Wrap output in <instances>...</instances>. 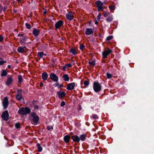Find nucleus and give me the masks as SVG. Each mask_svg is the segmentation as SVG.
I'll list each match as a JSON object with an SVG mask.
<instances>
[{
	"mask_svg": "<svg viewBox=\"0 0 154 154\" xmlns=\"http://www.w3.org/2000/svg\"><path fill=\"white\" fill-rule=\"evenodd\" d=\"M31 112V110L27 107H22L18 111V114L22 115H26L29 114Z\"/></svg>",
	"mask_w": 154,
	"mask_h": 154,
	"instance_id": "1",
	"label": "nucleus"
},
{
	"mask_svg": "<svg viewBox=\"0 0 154 154\" xmlns=\"http://www.w3.org/2000/svg\"><path fill=\"white\" fill-rule=\"evenodd\" d=\"M93 88L95 92H98L101 91L102 86L98 82H95L93 84Z\"/></svg>",
	"mask_w": 154,
	"mask_h": 154,
	"instance_id": "2",
	"label": "nucleus"
},
{
	"mask_svg": "<svg viewBox=\"0 0 154 154\" xmlns=\"http://www.w3.org/2000/svg\"><path fill=\"white\" fill-rule=\"evenodd\" d=\"M31 117L32 118V120L34 122L36 123L38 122L39 117L35 112H32L31 113Z\"/></svg>",
	"mask_w": 154,
	"mask_h": 154,
	"instance_id": "3",
	"label": "nucleus"
},
{
	"mask_svg": "<svg viewBox=\"0 0 154 154\" xmlns=\"http://www.w3.org/2000/svg\"><path fill=\"white\" fill-rule=\"evenodd\" d=\"M108 49V50H104L102 52L103 58H106L107 56L112 52V50L109 49V48Z\"/></svg>",
	"mask_w": 154,
	"mask_h": 154,
	"instance_id": "4",
	"label": "nucleus"
},
{
	"mask_svg": "<svg viewBox=\"0 0 154 154\" xmlns=\"http://www.w3.org/2000/svg\"><path fill=\"white\" fill-rule=\"evenodd\" d=\"M1 117L4 121H7L9 119V114L8 110H5L2 112Z\"/></svg>",
	"mask_w": 154,
	"mask_h": 154,
	"instance_id": "5",
	"label": "nucleus"
},
{
	"mask_svg": "<svg viewBox=\"0 0 154 154\" xmlns=\"http://www.w3.org/2000/svg\"><path fill=\"white\" fill-rule=\"evenodd\" d=\"M29 39V37L27 36L26 35L23 37L20 38V39L19 41L21 45H25L26 44V41Z\"/></svg>",
	"mask_w": 154,
	"mask_h": 154,
	"instance_id": "6",
	"label": "nucleus"
},
{
	"mask_svg": "<svg viewBox=\"0 0 154 154\" xmlns=\"http://www.w3.org/2000/svg\"><path fill=\"white\" fill-rule=\"evenodd\" d=\"M2 105L3 106V109H6L8 107V98L7 97H4L2 102Z\"/></svg>",
	"mask_w": 154,
	"mask_h": 154,
	"instance_id": "7",
	"label": "nucleus"
},
{
	"mask_svg": "<svg viewBox=\"0 0 154 154\" xmlns=\"http://www.w3.org/2000/svg\"><path fill=\"white\" fill-rule=\"evenodd\" d=\"M7 77L5 84L7 86H9L13 83V80L12 78V76L11 75H9Z\"/></svg>",
	"mask_w": 154,
	"mask_h": 154,
	"instance_id": "8",
	"label": "nucleus"
},
{
	"mask_svg": "<svg viewBox=\"0 0 154 154\" xmlns=\"http://www.w3.org/2000/svg\"><path fill=\"white\" fill-rule=\"evenodd\" d=\"M50 79L54 82H57L58 81L59 79L57 76L53 72L50 74Z\"/></svg>",
	"mask_w": 154,
	"mask_h": 154,
	"instance_id": "9",
	"label": "nucleus"
},
{
	"mask_svg": "<svg viewBox=\"0 0 154 154\" xmlns=\"http://www.w3.org/2000/svg\"><path fill=\"white\" fill-rule=\"evenodd\" d=\"M64 23L63 21L61 20H59L55 24V28L56 29H59Z\"/></svg>",
	"mask_w": 154,
	"mask_h": 154,
	"instance_id": "10",
	"label": "nucleus"
},
{
	"mask_svg": "<svg viewBox=\"0 0 154 154\" xmlns=\"http://www.w3.org/2000/svg\"><path fill=\"white\" fill-rule=\"evenodd\" d=\"M75 86V83L72 82L68 84L66 88L69 90L71 91L74 89Z\"/></svg>",
	"mask_w": 154,
	"mask_h": 154,
	"instance_id": "11",
	"label": "nucleus"
},
{
	"mask_svg": "<svg viewBox=\"0 0 154 154\" xmlns=\"http://www.w3.org/2000/svg\"><path fill=\"white\" fill-rule=\"evenodd\" d=\"M57 94L58 95L59 98L60 99L64 97L66 95V93L63 91H58Z\"/></svg>",
	"mask_w": 154,
	"mask_h": 154,
	"instance_id": "12",
	"label": "nucleus"
},
{
	"mask_svg": "<svg viewBox=\"0 0 154 154\" xmlns=\"http://www.w3.org/2000/svg\"><path fill=\"white\" fill-rule=\"evenodd\" d=\"M71 138L74 142L79 143L80 142L79 137L77 135H73Z\"/></svg>",
	"mask_w": 154,
	"mask_h": 154,
	"instance_id": "13",
	"label": "nucleus"
},
{
	"mask_svg": "<svg viewBox=\"0 0 154 154\" xmlns=\"http://www.w3.org/2000/svg\"><path fill=\"white\" fill-rule=\"evenodd\" d=\"M32 32L33 35L35 37L37 36L39 34L40 31L39 29L36 28H33Z\"/></svg>",
	"mask_w": 154,
	"mask_h": 154,
	"instance_id": "14",
	"label": "nucleus"
},
{
	"mask_svg": "<svg viewBox=\"0 0 154 154\" xmlns=\"http://www.w3.org/2000/svg\"><path fill=\"white\" fill-rule=\"evenodd\" d=\"M66 18L69 20H71L73 19V16L72 12H69L68 14H66Z\"/></svg>",
	"mask_w": 154,
	"mask_h": 154,
	"instance_id": "15",
	"label": "nucleus"
},
{
	"mask_svg": "<svg viewBox=\"0 0 154 154\" xmlns=\"http://www.w3.org/2000/svg\"><path fill=\"white\" fill-rule=\"evenodd\" d=\"M93 32L92 28H87L85 32V34L86 35H90L92 34Z\"/></svg>",
	"mask_w": 154,
	"mask_h": 154,
	"instance_id": "16",
	"label": "nucleus"
},
{
	"mask_svg": "<svg viewBox=\"0 0 154 154\" xmlns=\"http://www.w3.org/2000/svg\"><path fill=\"white\" fill-rule=\"evenodd\" d=\"M16 99L18 101H21L22 100H24L23 98L22 94L19 95V94H16L15 96Z\"/></svg>",
	"mask_w": 154,
	"mask_h": 154,
	"instance_id": "17",
	"label": "nucleus"
},
{
	"mask_svg": "<svg viewBox=\"0 0 154 154\" xmlns=\"http://www.w3.org/2000/svg\"><path fill=\"white\" fill-rule=\"evenodd\" d=\"M76 51L77 50L75 48H72L70 49L69 51L70 53H72L73 55H75L77 54Z\"/></svg>",
	"mask_w": 154,
	"mask_h": 154,
	"instance_id": "18",
	"label": "nucleus"
},
{
	"mask_svg": "<svg viewBox=\"0 0 154 154\" xmlns=\"http://www.w3.org/2000/svg\"><path fill=\"white\" fill-rule=\"evenodd\" d=\"M42 78L43 80L45 81L47 79L48 77V75L46 72H44L42 73Z\"/></svg>",
	"mask_w": 154,
	"mask_h": 154,
	"instance_id": "19",
	"label": "nucleus"
},
{
	"mask_svg": "<svg viewBox=\"0 0 154 154\" xmlns=\"http://www.w3.org/2000/svg\"><path fill=\"white\" fill-rule=\"evenodd\" d=\"M70 137L69 135H66L64 136L63 138V140L66 143H68L69 142Z\"/></svg>",
	"mask_w": 154,
	"mask_h": 154,
	"instance_id": "20",
	"label": "nucleus"
},
{
	"mask_svg": "<svg viewBox=\"0 0 154 154\" xmlns=\"http://www.w3.org/2000/svg\"><path fill=\"white\" fill-rule=\"evenodd\" d=\"M87 135L86 134H81L79 137L80 141L81 140L82 141H84L86 139Z\"/></svg>",
	"mask_w": 154,
	"mask_h": 154,
	"instance_id": "21",
	"label": "nucleus"
},
{
	"mask_svg": "<svg viewBox=\"0 0 154 154\" xmlns=\"http://www.w3.org/2000/svg\"><path fill=\"white\" fill-rule=\"evenodd\" d=\"M95 4L97 5V7L98 8L99 7H100L101 6H103V3L101 2L100 0H98L96 1L95 3Z\"/></svg>",
	"mask_w": 154,
	"mask_h": 154,
	"instance_id": "22",
	"label": "nucleus"
},
{
	"mask_svg": "<svg viewBox=\"0 0 154 154\" xmlns=\"http://www.w3.org/2000/svg\"><path fill=\"white\" fill-rule=\"evenodd\" d=\"M62 77L63 78L64 80L65 81H68L69 79V78L68 74L63 75Z\"/></svg>",
	"mask_w": 154,
	"mask_h": 154,
	"instance_id": "23",
	"label": "nucleus"
},
{
	"mask_svg": "<svg viewBox=\"0 0 154 154\" xmlns=\"http://www.w3.org/2000/svg\"><path fill=\"white\" fill-rule=\"evenodd\" d=\"M17 51L20 53H23L25 52V51L21 47H18L17 49Z\"/></svg>",
	"mask_w": 154,
	"mask_h": 154,
	"instance_id": "24",
	"label": "nucleus"
},
{
	"mask_svg": "<svg viewBox=\"0 0 154 154\" xmlns=\"http://www.w3.org/2000/svg\"><path fill=\"white\" fill-rule=\"evenodd\" d=\"M113 18L112 15H109L106 18V20L107 22H111L113 20Z\"/></svg>",
	"mask_w": 154,
	"mask_h": 154,
	"instance_id": "25",
	"label": "nucleus"
},
{
	"mask_svg": "<svg viewBox=\"0 0 154 154\" xmlns=\"http://www.w3.org/2000/svg\"><path fill=\"white\" fill-rule=\"evenodd\" d=\"M7 71L5 69H2V72L1 74V76L2 77H4L6 76L7 75Z\"/></svg>",
	"mask_w": 154,
	"mask_h": 154,
	"instance_id": "26",
	"label": "nucleus"
},
{
	"mask_svg": "<svg viewBox=\"0 0 154 154\" xmlns=\"http://www.w3.org/2000/svg\"><path fill=\"white\" fill-rule=\"evenodd\" d=\"M36 146L37 147L38 150L39 152H41L42 150V147L40 146V145L39 143H37Z\"/></svg>",
	"mask_w": 154,
	"mask_h": 154,
	"instance_id": "27",
	"label": "nucleus"
},
{
	"mask_svg": "<svg viewBox=\"0 0 154 154\" xmlns=\"http://www.w3.org/2000/svg\"><path fill=\"white\" fill-rule=\"evenodd\" d=\"M38 56L40 58H42L44 55V53L42 52H39L38 54Z\"/></svg>",
	"mask_w": 154,
	"mask_h": 154,
	"instance_id": "28",
	"label": "nucleus"
},
{
	"mask_svg": "<svg viewBox=\"0 0 154 154\" xmlns=\"http://www.w3.org/2000/svg\"><path fill=\"white\" fill-rule=\"evenodd\" d=\"M92 118L93 119L95 120L98 119L99 118L98 116L96 114H92Z\"/></svg>",
	"mask_w": 154,
	"mask_h": 154,
	"instance_id": "29",
	"label": "nucleus"
},
{
	"mask_svg": "<svg viewBox=\"0 0 154 154\" xmlns=\"http://www.w3.org/2000/svg\"><path fill=\"white\" fill-rule=\"evenodd\" d=\"M18 83H20L23 80V79L22 78V76L20 75H18Z\"/></svg>",
	"mask_w": 154,
	"mask_h": 154,
	"instance_id": "30",
	"label": "nucleus"
},
{
	"mask_svg": "<svg viewBox=\"0 0 154 154\" xmlns=\"http://www.w3.org/2000/svg\"><path fill=\"white\" fill-rule=\"evenodd\" d=\"M88 63L91 65L92 66H95L96 63L94 60H92L91 61H89L88 62Z\"/></svg>",
	"mask_w": 154,
	"mask_h": 154,
	"instance_id": "31",
	"label": "nucleus"
},
{
	"mask_svg": "<svg viewBox=\"0 0 154 154\" xmlns=\"http://www.w3.org/2000/svg\"><path fill=\"white\" fill-rule=\"evenodd\" d=\"M115 6L114 5H111L109 6V8L110 10L112 12V11H114L115 10Z\"/></svg>",
	"mask_w": 154,
	"mask_h": 154,
	"instance_id": "32",
	"label": "nucleus"
},
{
	"mask_svg": "<svg viewBox=\"0 0 154 154\" xmlns=\"http://www.w3.org/2000/svg\"><path fill=\"white\" fill-rule=\"evenodd\" d=\"M106 76L108 79H110L112 77V75L109 73L107 72L106 73Z\"/></svg>",
	"mask_w": 154,
	"mask_h": 154,
	"instance_id": "33",
	"label": "nucleus"
},
{
	"mask_svg": "<svg viewBox=\"0 0 154 154\" xmlns=\"http://www.w3.org/2000/svg\"><path fill=\"white\" fill-rule=\"evenodd\" d=\"M25 26L26 28L28 29H30L31 28V25L28 23H25Z\"/></svg>",
	"mask_w": 154,
	"mask_h": 154,
	"instance_id": "34",
	"label": "nucleus"
},
{
	"mask_svg": "<svg viewBox=\"0 0 154 154\" xmlns=\"http://www.w3.org/2000/svg\"><path fill=\"white\" fill-rule=\"evenodd\" d=\"M113 38V36L112 35H109L106 38V40L107 41H110Z\"/></svg>",
	"mask_w": 154,
	"mask_h": 154,
	"instance_id": "35",
	"label": "nucleus"
},
{
	"mask_svg": "<svg viewBox=\"0 0 154 154\" xmlns=\"http://www.w3.org/2000/svg\"><path fill=\"white\" fill-rule=\"evenodd\" d=\"M84 84L85 85L88 86L89 84V81L85 80L84 82Z\"/></svg>",
	"mask_w": 154,
	"mask_h": 154,
	"instance_id": "36",
	"label": "nucleus"
},
{
	"mask_svg": "<svg viewBox=\"0 0 154 154\" xmlns=\"http://www.w3.org/2000/svg\"><path fill=\"white\" fill-rule=\"evenodd\" d=\"M110 14L109 13H107L106 12H103V14L104 16V17H106L109 16V15Z\"/></svg>",
	"mask_w": 154,
	"mask_h": 154,
	"instance_id": "37",
	"label": "nucleus"
},
{
	"mask_svg": "<svg viewBox=\"0 0 154 154\" xmlns=\"http://www.w3.org/2000/svg\"><path fill=\"white\" fill-rule=\"evenodd\" d=\"M48 130L50 131L51 130H53V127L52 125L48 126L47 127Z\"/></svg>",
	"mask_w": 154,
	"mask_h": 154,
	"instance_id": "38",
	"label": "nucleus"
},
{
	"mask_svg": "<svg viewBox=\"0 0 154 154\" xmlns=\"http://www.w3.org/2000/svg\"><path fill=\"white\" fill-rule=\"evenodd\" d=\"M98 9L97 11H103V6H101L100 7H99L97 8Z\"/></svg>",
	"mask_w": 154,
	"mask_h": 154,
	"instance_id": "39",
	"label": "nucleus"
},
{
	"mask_svg": "<svg viewBox=\"0 0 154 154\" xmlns=\"http://www.w3.org/2000/svg\"><path fill=\"white\" fill-rule=\"evenodd\" d=\"M85 45L83 44H80L79 47V49L80 50H82L85 48Z\"/></svg>",
	"mask_w": 154,
	"mask_h": 154,
	"instance_id": "40",
	"label": "nucleus"
},
{
	"mask_svg": "<svg viewBox=\"0 0 154 154\" xmlns=\"http://www.w3.org/2000/svg\"><path fill=\"white\" fill-rule=\"evenodd\" d=\"M15 128H19L20 127V125L19 123H17L15 124Z\"/></svg>",
	"mask_w": 154,
	"mask_h": 154,
	"instance_id": "41",
	"label": "nucleus"
},
{
	"mask_svg": "<svg viewBox=\"0 0 154 154\" xmlns=\"http://www.w3.org/2000/svg\"><path fill=\"white\" fill-rule=\"evenodd\" d=\"M65 104L66 103L65 101H62L60 103V106L61 107H63L65 105Z\"/></svg>",
	"mask_w": 154,
	"mask_h": 154,
	"instance_id": "42",
	"label": "nucleus"
},
{
	"mask_svg": "<svg viewBox=\"0 0 154 154\" xmlns=\"http://www.w3.org/2000/svg\"><path fill=\"white\" fill-rule=\"evenodd\" d=\"M6 61L1 60L0 61V66L3 65L4 63H6Z\"/></svg>",
	"mask_w": 154,
	"mask_h": 154,
	"instance_id": "43",
	"label": "nucleus"
},
{
	"mask_svg": "<svg viewBox=\"0 0 154 154\" xmlns=\"http://www.w3.org/2000/svg\"><path fill=\"white\" fill-rule=\"evenodd\" d=\"M101 16V14L100 13H99L97 17V20H100V17Z\"/></svg>",
	"mask_w": 154,
	"mask_h": 154,
	"instance_id": "44",
	"label": "nucleus"
},
{
	"mask_svg": "<svg viewBox=\"0 0 154 154\" xmlns=\"http://www.w3.org/2000/svg\"><path fill=\"white\" fill-rule=\"evenodd\" d=\"M65 66L66 67L68 66V67L70 68L72 66V65L70 63H67L65 64Z\"/></svg>",
	"mask_w": 154,
	"mask_h": 154,
	"instance_id": "45",
	"label": "nucleus"
},
{
	"mask_svg": "<svg viewBox=\"0 0 154 154\" xmlns=\"http://www.w3.org/2000/svg\"><path fill=\"white\" fill-rule=\"evenodd\" d=\"M3 40H4V38L3 37V36L2 35H0V42H1L2 41H3Z\"/></svg>",
	"mask_w": 154,
	"mask_h": 154,
	"instance_id": "46",
	"label": "nucleus"
},
{
	"mask_svg": "<svg viewBox=\"0 0 154 154\" xmlns=\"http://www.w3.org/2000/svg\"><path fill=\"white\" fill-rule=\"evenodd\" d=\"M3 9L2 6L1 5H0V14H1L2 11Z\"/></svg>",
	"mask_w": 154,
	"mask_h": 154,
	"instance_id": "47",
	"label": "nucleus"
},
{
	"mask_svg": "<svg viewBox=\"0 0 154 154\" xmlns=\"http://www.w3.org/2000/svg\"><path fill=\"white\" fill-rule=\"evenodd\" d=\"M34 110H35L36 109H38V106L37 105L34 106Z\"/></svg>",
	"mask_w": 154,
	"mask_h": 154,
	"instance_id": "48",
	"label": "nucleus"
},
{
	"mask_svg": "<svg viewBox=\"0 0 154 154\" xmlns=\"http://www.w3.org/2000/svg\"><path fill=\"white\" fill-rule=\"evenodd\" d=\"M24 36V35H23L22 34H18L17 35V37H23Z\"/></svg>",
	"mask_w": 154,
	"mask_h": 154,
	"instance_id": "49",
	"label": "nucleus"
},
{
	"mask_svg": "<svg viewBox=\"0 0 154 154\" xmlns=\"http://www.w3.org/2000/svg\"><path fill=\"white\" fill-rule=\"evenodd\" d=\"M99 37L100 38H103V35L100 33H99Z\"/></svg>",
	"mask_w": 154,
	"mask_h": 154,
	"instance_id": "50",
	"label": "nucleus"
},
{
	"mask_svg": "<svg viewBox=\"0 0 154 154\" xmlns=\"http://www.w3.org/2000/svg\"><path fill=\"white\" fill-rule=\"evenodd\" d=\"M59 85V84L58 83H57L53 85L54 86H55L56 87H57Z\"/></svg>",
	"mask_w": 154,
	"mask_h": 154,
	"instance_id": "51",
	"label": "nucleus"
},
{
	"mask_svg": "<svg viewBox=\"0 0 154 154\" xmlns=\"http://www.w3.org/2000/svg\"><path fill=\"white\" fill-rule=\"evenodd\" d=\"M66 66H64L62 68V70L63 71H66Z\"/></svg>",
	"mask_w": 154,
	"mask_h": 154,
	"instance_id": "52",
	"label": "nucleus"
},
{
	"mask_svg": "<svg viewBox=\"0 0 154 154\" xmlns=\"http://www.w3.org/2000/svg\"><path fill=\"white\" fill-rule=\"evenodd\" d=\"M7 8L6 7H5L3 9H2V10L3 11V12H5V11L7 9Z\"/></svg>",
	"mask_w": 154,
	"mask_h": 154,
	"instance_id": "53",
	"label": "nucleus"
},
{
	"mask_svg": "<svg viewBox=\"0 0 154 154\" xmlns=\"http://www.w3.org/2000/svg\"><path fill=\"white\" fill-rule=\"evenodd\" d=\"M58 86H59V88H62L63 87V85L61 84H59V85Z\"/></svg>",
	"mask_w": 154,
	"mask_h": 154,
	"instance_id": "54",
	"label": "nucleus"
},
{
	"mask_svg": "<svg viewBox=\"0 0 154 154\" xmlns=\"http://www.w3.org/2000/svg\"><path fill=\"white\" fill-rule=\"evenodd\" d=\"M71 62L72 63V64L73 65H75V63L74 60H72L71 61Z\"/></svg>",
	"mask_w": 154,
	"mask_h": 154,
	"instance_id": "55",
	"label": "nucleus"
},
{
	"mask_svg": "<svg viewBox=\"0 0 154 154\" xmlns=\"http://www.w3.org/2000/svg\"><path fill=\"white\" fill-rule=\"evenodd\" d=\"M19 94V95H21V93L20 92H19V91H17V94Z\"/></svg>",
	"mask_w": 154,
	"mask_h": 154,
	"instance_id": "56",
	"label": "nucleus"
},
{
	"mask_svg": "<svg viewBox=\"0 0 154 154\" xmlns=\"http://www.w3.org/2000/svg\"><path fill=\"white\" fill-rule=\"evenodd\" d=\"M13 11L14 13H17V11L15 9H14Z\"/></svg>",
	"mask_w": 154,
	"mask_h": 154,
	"instance_id": "57",
	"label": "nucleus"
},
{
	"mask_svg": "<svg viewBox=\"0 0 154 154\" xmlns=\"http://www.w3.org/2000/svg\"><path fill=\"white\" fill-rule=\"evenodd\" d=\"M40 86L41 87H42L43 86V83L42 82L40 83Z\"/></svg>",
	"mask_w": 154,
	"mask_h": 154,
	"instance_id": "58",
	"label": "nucleus"
},
{
	"mask_svg": "<svg viewBox=\"0 0 154 154\" xmlns=\"http://www.w3.org/2000/svg\"><path fill=\"white\" fill-rule=\"evenodd\" d=\"M22 48H23L24 50L25 49L26 50L27 49L26 47L25 46H23Z\"/></svg>",
	"mask_w": 154,
	"mask_h": 154,
	"instance_id": "59",
	"label": "nucleus"
},
{
	"mask_svg": "<svg viewBox=\"0 0 154 154\" xmlns=\"http://www.w3.org/2000/svg\"><path fill=\"white\" fill-rule=\"evenodd\" d=\"M17 91H19V92H20L22 91L23 90H20V89H18L17 90Z\"/></svg>",
	"mask_w": 154,
	"mask_h": 154,
	"instance_id": "60",
	"label": "nucleus"
},
{
	"mask_svg": "<svg viewBox=\"0 0 154 154\" xmlns=\"http://www.w3.org/2000/svg\"><path fill=\"white\" fill-rule=\"evenodd\" d=\"M95 23L96 25H97L98 24V22L97 20H96Z\"/></svg>",
	"mask_w": 154,
	"mask_h": 154,
	"instance_id": "61",
	"label": "nucleus"
},
{
	"mask_svg": "<svg viewBox=\"0 0 154 154\" xmlns=\"http://www.w3.org/2000/svg\"><path fill=\"white\" fill-rule=\"evenodd\" d=\"M8 67L9 68V69H10L11 68V66L10 65H8Z\"/></svg>",
	"mask_w": 154,
	"mask_h": 154,
	"instance_id": "62",
	"label": "nucleus"
},
{
	"mask_svg": "<svg viewBox=\"0 0 154 154\" xmlns=\"http://www.w3.org/2000/svg\"><path fill=\"white\" fill-rule=\"evenodd\" d=\"M47 13V12L46 11H45L44 12H43V14H46Z\"/></svg>",
	"mask_w": 154,
	"mask_h": 154,
	"instance_id": "63",
	"label": "nucleus"
},
{
	"mask_svg": "<svg viewBox=\"0 0 154 154\" xmlns=\"http://www.w3.org/2000/svg\"><path fill=\"white\" fill-rule=\"evenodd\" d=\"M17 1L19 2H20V3H21V0H17Z\"/></svg>",
	"mask_w": 154,
	"mask_h": 154,
	"instance_id": "64",
	"label": "nucleus"
}]
</instances>
